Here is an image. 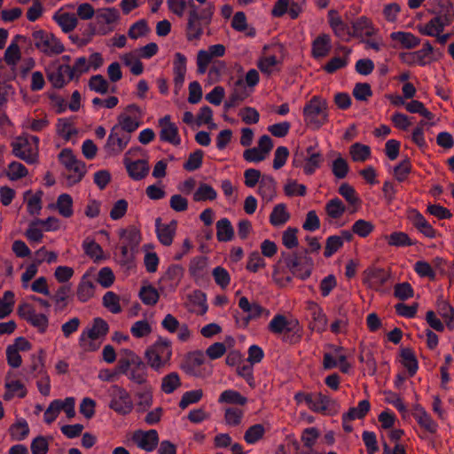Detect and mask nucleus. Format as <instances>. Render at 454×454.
I'll return each mask as SVG.
<instances>
[{
  "instance_id": "obj_1",
  "label": "nucleus",
  "mask_w": 454,
  "mask_h": 454,
  "mask_svg": "<svg viewBox=\"0 0 454 454\" xmlns=\"http://www.w3.org/2000/svg\"><path fill=\"white\" fill-rule=\"evenodd\" d=\"M147 365L134 351L124 348L120 353L117 370L126 374L133 382L143 385L147 381Z\"/></svg>"
},
{
  "instance_id": "obj_2",
  "label": "nucleus",
  "mask_w": 454,
  "mask_h": 454,
  "mask_svg": "<svg viewBox=\"0 0 454 454\" xmlns=\"http://www.w3.org/2000/svg\"><path fill=\"white\" fill-rule=\"evenodd\" d=\"M215 12L213 4H208L207 7L199 11V8L189 10L187 16V24L185 28V36L187 41H198L203 35V28L208 26L212 20Z\"/></svg>"
},
{
  "instance_id": "obj_3",
  "label": "nucleus",
  "mask_w": 454,
  "mask_h": 454,
  "mask_svg": "<svg viewBox=\"0 0 454 454\" xmlns=\"http://www.w3.org/2000/svg\"><path fill=\"white\" fill-rule=\"evenodd\" d=\"M171 356V341L161 337L149 346L145 352L146 364L156 372H161L168 367L170 364Z\"/></svg>"
},
{
  "instance_id": "obj_4",
  "label": "nucleus",
  "mask_w": 454,
  "mask_h": 454,
  "mask_svg": "<svg viewBox=\"0 0 454 454\" xmlns=\"http://www.w3.org/2000/svg\"><path fill=\"white\" fill-rule=\"evenodd\" d=\"M284 263L293 275L304 279L310 276L313 269V261L308 256V251L300 254L282 253L278 264Z\"/></svg>"
},
{
  "instance_id": "obj_5",
  "label": "nucleus",
  "mask_w": 454,
  "mask_h": 454,
  "mask_svg": "<svg viewBox=\"0 0 454 454\" xmlns=\"http://www.w3.org/2000/svg\"><path fill=\"white\" fill-rule=\"evenodd\" d=\"M304 121L308 126L319 129L327 121V101L314 96L303 108Z\"/></svg>"
},
{
  "instance_id": "obj_6",
  "label": "nucleus",
  "mask_w": 454,
  "mask_h": 454,
  "mask_svg": "<svg viewBox=\"0 0 454 454\" xmlns=\"http://www.w3.org/2000/svg\"><path fill=\"white\" fill-rule=\"evenodd\" d=\"M32 38L35 48L46 56L59 55L65 51L64 44L52 33L36 30L33 32Z\"/></svg>"
},
{
  "instance_id": "obj_7",
  "label": "nucleus",
  "mask_w": 454,
  "mask_h": 454,
  "mask_svg": "<svg viewBox=\"0 0 454 454\" xmlns=\"http://www.w3.org/2000/svg\"><path fill=\"white\" fill-rule=\"evenodd\" d=\"M59 158L60 162L69 172L67 176L68 184L73 185L79 183L86 173L85 163L82 160H78L70 149H63Z\"/></svg>"
},
{
  "instance_id": "obj_8",
  "label": "nucleus",
  "mask_w": 454,
  "mask_h": 454,
  "mask_svg": "<svg viewBox=\"0 0 454 454\" xmlns=\"http://www.w3.org/2000/svg\"><path fill=\"white\" fill-rule=\"evenodd\" d=\"M15 157L34 164L38 161V145L32 144L27 137H16L11 144Z\"/></svg>"
},
{
  "instance_id": "obj_9",
  "label": "nucleus",
  "mask_w": 454,
  "mask_h": 454,
  "mask_svg": "<svg viewBox=\"0 0 454 454\" xmlns=\"http://www.w3.org/2000/svg\"><path fill=\"white\" fill-rule=\"evenodd\" d=\"M120 20V12L114 7L99 8L96 11L95 20L97 34L106 35L114 31V25Z\"/></svg>"
},
{
  "instance_id": "obj_10",
  "label": "nucleus",
  "mask_w": 454,
  "mask_h": 454,
  "mask_svg": "<svg viewBox=\"0 0 454 454\" xmlns=\"http://www.w3.org/2000/svg\"><path fill=\"white\" fill-rule=\"evenodd\" d=\"M109 407L121 415L130 413L133 410V402L129 392L120 386H113Z\"/></svg>"
},
{
  "instance_id": "obj_11",
  "label": "nucleus",
  "mask_w": 454,
  "mask_h": 454,
  "mask_svg": "<svg viewBox=\"0 0 454 454\" xmlns=\"http://www.w3.org/2000/svg\"><path fill=\"white\" fill-rule=\"evenodd\" d=\"M70 71L68 64H59V61H53L45 68L47 79L55 89H61L72 81Z\"/></svg>"
},
{
  "instance_id": "obj_12",
  "label": "nucleus",
  "mask_w": 454,
  "mask_h": 454,
  "mask_svg": "<svg viewBox=\"0 0 454 454\" xmlns=\"http://www.w3.org/2000/svg\"><path fill=\"white\" fill-rule=\"evenodd\" d=\"M131 136L121 131L118 128L113 127L108 136L105 149L108 153L117 155L121 153L128 145Z\"/></svg>"
},
{
  "instance_id": "obj_13",
  "label": "nucleus",
  "mask_w": 454,
  "mask_h": 454,
  "mask_svg": "<svg viewBox=\"0 0 454 454\" xmlns=\"http://www.w3.org/2000/svg\"><path fill=\"white\" fill-rule=\"evenodd\" d=\"M352 37L363 41L365 38L375 36L379 29L374 26L371 19L361 16L351 23Z\"/></svg>"
},
{
  "instance_id": "obj_14",
  "label": "nucleus",
  "mask_w": 454,
  "mask_h": 454,
  "mask_svg": "<svg viewBox=\"0 0 454 454\" xmlns=\"http://www.w3.org/2000/svg\"><path fill=\"white\" fill-rule=\"evenodd\" d=\"M18 313L23 319L38 328L41 333L46 331L48 327V317L44 314L36 313L30 304H20L18 308Z\"/></svg>"
},
{
  "instance_id": "obj_15",
  "label": "nucleus",
  "mask_w": 454,
  "mask_h": 454,
  "mask_svg": "<svg viewBox=\"0 0 454 454\" xmlns=\"http://www.w3.org/2000/svg\"><path fill=\"white\" fill-rule=\"evenodd\" d=\"M225 54V46L223 44H214L207 50H200L197 54V67L199 74H205L208 65L214 58L223 57Z\"/></svg>"
},
{
  "instance_id": "obj_16",
  "label": "nucleus",
  "mask_w": 454,
  "mask_h": 454,
  "mask_svg": "<svg viewBox=\"0 0 454 454\" xmlns=\"http://www.w3.org/2000/svg\"><path fill=\"white\" fill-rule=\"evenodd\" d=\"M390 278V272L384 269L369 268L364 271L363 282L371 289L380 290Z\"/></svg>"
},
{
  "instance_id": "obj_17",
  "label": "nucleus",
  "mask_w": 454,
  "mask_h": 454,
  "mask_svg": "<svg viewBox=\"0 0 454 454\" xmlns=\"http://www.w3.org/2000/svg\"><path fill=\"white\" fill-rule=\"evenodd\" d=\"M132 441L145 451H153L159 443V435L155 429L148 431L137 430L133 433Z\"/></svg>"
},
{
  "instance_id": "obj_18",
  "label": "nucleus",
  "mask_w": 454,
  "mask_h": 454,
  "mask_svg": "<svg viewBox=\"0 0 454 454\" xmlns=\"http://www.w3.org/2000/svg\"><path fill=\"white\" fill-rule=\"evenodd\" d=\"M160 127V138L161 141L168 142L174 145H179L181 138L178 135V128L170 121V115H165L159 120Z\"/></svg>"
},
{
  "instance_id": "obj_19",
  "label": "nucleus",
  "mask_w": 454,
  "mask_h": 454,
  "mask_svg": "<svg viewBox=\"0 0 454 454\" xmlns=\"http://www.w3.org/2000/svg\"><path fill=\"white\" fill-rule=\"evenodd\" d=\"M452 21L453 20H450L447 17L434 14V18H432L425 25L419 26L418 29L422 35L434 36L438 35V34H441L444 30V27L450 26Z\"/></svg>"
},
{
  "instance_id": "obj_20",
  "label": "nucleus",
  "mask_w": 454,
  "mask_h": 454,
  "mask_svg": "<svg viewBox=\"0 0 454 454\" xmlns=\"http://www.w3.org/2000/svg\"><path fill=\"white\" fill-rule=\"evenodd\" d=\"M313 411L326 415H334L338 412L339 405L336 401L322 393L314 394L311 409Z\"/></svg>"
},
{
  "instance_id": "obj_21",
  "label": "nucleus",
  "mask_w": 454,
  "mask_h": 454,
  "mask_svg": "<svg viewBox=\"0 0 454 454\" xmlns=\"http://www.w3.org/2000/svg\"><path fill=\"white\" fill-rule=\"evenodd\" d=\"M328 18L329 25L334 35L344 42H349L352 37V30L338 15L337 11L330 10Z\"/></svg>"
},
{
  "instance_id": "obj_22",
  "label": "nucleus",
  "mask_w": 454,
  "mask_h": 454,
  "mask_svg": "<svg viewBox=\"0 0 454 454\" xmlns=\"http://www.w3.org/2000/svg\"><path fill=\"white\" fill-rule=\"evenodd\" d=\"M324 162L323 154L316 149V146H309L306 149V156L304 158L303 172L307 176H310L319 168Z\"/></svg>"
},
{
  "instance_id": "obj_23",
  "label": "nucleus",
  "mask_w": 454,
  "mask_h": 454,
  "mask_svg": "<svg viewBox=\"0 0 454 454\" xmlns=\"http://www.w3.org/2000/svg\"><path fill=\"white\" fill-rule=\"evenodd\" d=\"M156 234L159 241L166 247H169L174 239L176 231V222L172 221L168 224L161 223V219L159 217L155 221Z\"/></svg>"
},
{
  "instance_id": "obj_24",
  "label": "nucleus",
  "mask_w": 454,
  "mask_h": 454,
  "mask_svg": "<svg viewBox=\"0 0 454 454\" xmlns=\"http://www.w3.org/2000/svg\"><path fill=\"white\" fill-rule=\"evenodd\" d=\"M394 48L413 49L420 43V39L410 32L397 31L390 34Z\"/></svg>"
},
{
  "instance_id": "obj_25",
  "label": "nucleus",
  "mask_w": 454,
  "mask_h": 454,
  "mask_svg": "<svg viewBox=\"0 0 454 454\" xmlns=\"http://www.w3.org/2000/svg\"><path fill=\"white\" fill-rule=\"evenodd\" d=\"M298 325L296 320H288L286 317L278 314L270 320L268 329L274 334L292 332Z\"/></svg>"
},
{
  "instance_id": "obj_26",
  "label": "nucleus",
  "mask_w": 454,
  "mask_h": 454,
  "mask_svg": "<svg viewBox=\"0 0 454 454\" xmlns=\"http://www.w3.org/2000/svg\"><path fill=\"white\" fill-rule=\"evenodd\" d=\"M414 419L421 428L430 434H435L438 426L435 421L432 419L430 415L420 406L416 405L412 413Z\"/></svg>"
},
{
  "instance_id": "obj_27",
  "label": "nucleus",
  "mask_w": 454,
  "mask_h": 454,
  "mask_svg": "<svg viewBox=\"0 0 454 454\" xmlns=\"http://www.w3.org/2000/svg\"><path fill=\"white\" fill-rule=\"evenodd\" d=\"M53 20L60 27L61 30L67 34L74 30L78 25V19L74 13L58 11L52 17Z\"/></svg>"
},
{
  "instance_id": "obj_28",
  "label": "nucleus",
  "mask_w": 454,
  "mask_h": 454,
  "mask_svg": "<svg viewBox=\"0 0 454 454\" xmlns=\"http://www.w3.org/2000/svg\"><path fill=\"white\" fill-rule=\"evenodd\" d=\"M204 355L200 351L189 353L182 364V369L190 375L198 376L199 369L204 364Z\"/></svg>"
},
{
  "instance_id": "obj_29",
  "label": "nucleus",
  "mask_w": 454,
  "mask_h": 454,
  "mask_svg": "<svg viewBox=\"0 0 454 454\" xmlns=\"http://www.w3.org/2000/svg\"><path fill=\"white\" fill-rule=\"evenodd\" d=\"M248 96L247 89L244 86L242 80H238L234 83L232 92L230 94L228 99L224 103V108L226 110L239 106L244 99Z\"/></svg>"
},
{
  "instance_id": "obj_30",
  "label": "nucleus",
  "mask_w": 454,
  "mask_h": 454,
  "mask_svg": "<svg viewBox=\"0 0 454 454\" xmlns=\"http://www.w3.org/2000/svg\"><path fill=\"white\" fill-rule=\"evenodd\" d=\"M121 245L129 247L130 250H134L141 241V234L137 228L135 226H129L126 229H121L119 231Z\"/></svg>"
},
{
  "instance_id": "obj_31",
  "label": "nucleus",
  "mask_w": 454,
  "mask_h": 454,
  "mask_svg": "<svg viewBox=\"0 0 454 454\" xmlns=\"http://www.w3.org/2000/svg\"><path fill=\"white\" fill-rule=\"evenodd\" d=\"M338 192L351 207L350 213H355L358 210L361 206V200L353 186L348 183H343L339 187Z\"/></svg>"
},
{
  "instance_id": "obj_32",
  "label": "nucleus",
  "mask_w": 454,
  "mask_h": 454,
  "mask_svg": "<svg viewBox=\"0 0 454 454\" xmlns=\"http://www.w3.org/2000/svg\"><path fill=\"white\" fill-rule=\"evenodd\" d=\"M412 224L426 237L427 238H434L435 237V230L432 227V225L425 219V217L417 210H412L410 212L409 215Z\"/></svg>"
},
{
  "instance_id": "obj_33",
  "label": "nucleus",
  "mask_w": 454,
  "mask_h": 454,
  "mask_svg": "<svg viewBox=\"0 0 454 454\" xmlns=\"http://www.w3.org/2000/svg\"><path fill=\"white\" fill-rule=\"evenodd\" d=\"M71 291L72 288L70 285H63L59 287L53 295L51 296L54 302L56 312H61L67 307Z\"/></svg>"
},
{
  "instance_id": "obj_34",
  "label": "nucleus",
  "mask_w": 454,
  "mask_h": 454,
  "mask_svg": "<svg viewBox=\"0 0 454 454\" xmlns=\"http://www.w3.org/2000/svg\"><path fill=\"white\" fill-rule=\"evenodd\" d=\"M258 192L266 202L276 196V182L270 176H262L259 183Z\"/></svg>"
},
{
  "instance_id": "obj_35",
  "label": "nucleus",
  "mask_w": 454,
  "mask_h": 454,
  "mask_svg": "<svg viewBox=\"0 0 454 454\" xmlns=\"http://www.w3.org/2000/svg\"><path fill=\"white\" fill-rule=\"evenodd\" d=\"M125 165L129 176L135 180L143 179L149 171L148 164L144 160L129 162L128 160L125 159Z\"/></svg>"
},
{
  "instance_id": "obj_36",
  "label": "nucleus",
  "mask_w": 454,
  "mask_h": 454,
  "mask_svg": "<svg viewBox=\"0 0 454 454\" xmlns=\"http://www.w3.org/2000/svg\"><path fill=\"white\" fill-rule=\"evenodd\" d=\"M331 50V39L326 34L318 35L312 43V55L317 58L325 57Z\"/></svg>"
},
{
  "instance_id": "obj_37",
  "label": "nucleus",
  "mask_w": 454,
  "mask_h": 454,
  "mask_svg": "<svg viewBox=\"0 0 454 454\" xmlns=\"http://www.w3.org/2000/svg\"><path fill=\"white\" fill-rule=\"evenodd\" d=\"M118 123L114 127L118 128L121 131L127 132L131 136V133L136 131L139 125L138 117H131L127 113H122L118 116Z\"/></svg>"
},
{
  "instance_id": "obj_38",
  "label": "nucleus",
  "mask_w": 454,
  "mask_h": 454,
  "mask_svg": "<svg viewBox=\"0 0 454 454\" xmlns=\"http://www.w3.org/2000/svg\"><path fill=\"white\" fill-rule=\"evenodd\" d=\"M6 392L4 394V399L9 401L14 396L24 398L27 395V388L20 380H11L5 382Z\"/></svg>"
},
{
  "instance_id": "obj_39",
  "label": "nucleus",
  "mask_w": 454,
  "mask_h": 454,
  "mask_svg": "<svg viewBox=\"0 0 454 454\" xmlns=\"http://www.w3.org/2000/svg\"><path fill=\"white\" fill-rule=\"evenodd\" d=\"M95 293V286L93 282L86 276H83L77 286L76 295L80 301L86 302Z\"/></svg>"
},
{
  "instance_id": "obj_40",
  "label": "nucleus",
  "mask_w": 454,
  "mask_h": 454,
  "mask_svg": "<svg viewBox=\"0 0 454 454\" xmlns=\"http://www.w3.org/2000/svg\"><path fill=\"white\" fill-rule=\"evenodd\" d=\"M289 219L290 214L283 203L276 205L270 215V223L275 227L284 225Z\"/></svg>"
},
{
  "instance_id": "obj_41",
  "label": "nucleus",
  "mask_w": 454,
  "mask_h": 454,
  "mask_svg": "<svg viewBox=\"0 0 454 454\" xmlns=\"http://www.w3.org/2000/svg\"><path fill=\"white\" fill-rule=\"evenodd\" d=\"M216 237L220 242H227L233 239L234 229L227 218H222L216 223Z\"/></svg>"
},
{
  "instance_id": "obj_42",
  "label": "nucleus",
  "mask_w": 454,
  "mask_h": 454,
  "mask_svg": "<svg viewBox=\"0 0 454 454\" xmlns=\"http://www.w3.org/2000/svg\"><path fill=\"white\" fill-rule=\"evenodd\" d=\"M109 327L107 323L100 317H96L93 320L92 326L82 332L88 334L90 338L98 340L100 337L106 336Z\"/></svg>"
},
{
  "instance_id": "obj_43",
  "label": "nucleus",
  "mask_w": 454,
  "mask_h": 454,
  "mask_svg": "<svg viewBox=\"0 0 454 454\" xmlns=\"http://www.w3.org/2000/svg\"><path fill=\"white\" fill-rule=\"evenodd\" d=\"M56 208L63 217H71L74 214L72 197L67 193L60 194L57 199Z\"/></svg>"
},
{
  "instance_id": "obj_44",
  "label": "nucleus",
  "mask_w": 454,
  "mask_h": 454,
  "mask_svg": "<svg viewBox=\"0 0 454 454\" xmlns=\"http://www.w3.org/2000/svg\"><path fill=\"white\" fill-rule=\"evenodd\" d=\"M217 197L216 191L206 183L200 184L197 190L194 192L192 199L196 202L214 200Z\"/></svg>"
},
{
  "instance_id": "obj_45",
  "label": "nucleus",
  "mask_w": 454,
  "mask_h": 454,
  "mask_svg": "<svg viewBox=\"0 0 454 454\" xmlns=\"http://www.w3.org/2000/svg\"><path fill=\"white\" fill-rule=\"evenodd\" d=\"M401 363L407 369L410 376H413L419 368L414 352L409 348H403L401 350Z\"/></svg>"
},
{
  "instance_id": "obj_46",
  "label": "nucleus",
  "mask_w": 454,
  "mask_h": 454,
  "mask_svg": "<svg viewBox=\"0 0 454 454\" xmlns=\"http://www.w3.org/2000/svg\"><path fill=\"white\" fill-rule=\"evenodd\" d=\"M239 307L247 314V320L254 319L259 317L262 311L263 308L256 303H250L247 297H241L239 301Z\"/></svg>"
},
{
  "instance_id": "obj_47",
  "label": "nucleus",
  "mask_w": 454,
  "mask_h": 454,
  "mask_svg": "<svg viewBox=\"0 0 454 454\" xmlns=\"http://www.w3.org/2000/svg\"><path fill=\"white\" fill-rule=\"evenodd\" d=\"M325 209L329 217L339 219L345 213L346 206L339 198H334L326 202Z\"/></svg>"
},
{
  "instance_id": "obj_48",
  "label": "nucleus",
  "mask_w": 454,
  "mask_h": 454,
  "mask_svg": "<svg viewBox=\"0 0 454 454\" xmlns=\"http://www.w3.org/2000/svg\"><path fill=\"white\" fill-rule=\"evenodd\" d=\"M351 158L356 162H364L371 156V148L361 143H355L349 148Z\"/></svg>"
},
{
  "instance_id": "obj_49",
  "label": "nucleus",
  "mask_w": 454,
  "mask_h": 454,
  "mask_svg": "<svg viewBox=\"0 0 454 454\" xmlns=\"http://www.w3.org/2000/svg\"><path fill=\"white\" fill-rule=\"evenodd\" d=\"M437 311L442 318L446 322L447 326L450 329L454 328V309L453 308L444 300H438L437 301Z\"/></svg>"
},
{
  "instance_id": "obj_50",
  "label": "nucleus",
  "mask_w": 454,
  "mask_h": 454,
  "mask_svg": "<svg viewBox=\"0 0 454 454\" xmlns=\"http://www.w3.org/2000/svg\"><path fill=\"white\" fill-rule=\"evenodd\" d=\"M168 9L176 15L182 17L186 8L196 9L193 0H167Z\"/></svg>"
},
{
  "instance_id": "obj_51",
  "label": "nucleus",
  "mask_w": 454,
  "mask_h": 454,
  "mask_svg": "<svg viewBox=\"0 0 454 454\" xmlns=\"http://www.w3.org/2000/svg\"><path fill=\"white\" fill-rule=\"evenodd\" d=\"M10 435L15 441L24 440L29 434V427L25 419H20L11 426Z\"/></svg>"
},
{
  "instance_id": "obj_52",
  "label": "nucleus",
  "mask_w": 454,
  "mask_h": 454,
  "mask_svg": "<svg viewBox=\"0 0 454 454\" xmlns=\"http://www.w3.org/2000/svg\"><path fill=\"white\" fill-rule=\"evenodd\" d=\"M139 297L145 304L153 306L158 302L160 294L155 287L148 285L141 287Z\"/></svg>"
},
{
  "instance_id": "obj_53",
  "label": "nucleus",
  "mask_w": 454,
  "mask_h": 454,
  "mask_svg": "<svg viewBox=\"0 0 454 454\" xmlns=\"http://www.w3.org/2000/svg\"><path fill=\"white\" fill-rule=\"evenodd\" d=\"M218 402L222 403L245 405L247 402V397L241 395L238 391L225 390L220 395Z\"/></svg>"
},
{
  "instance_id": "obj_54",
  "label": "nucleus",
  "mask_w": 454,
  "mask_h": 454,
  "mask_svg": "<svg viewBox=\"0 0 454 454\" xmlns=\"http://www.w3.org/2000/svg\"><path fill=\"white\" fill-rule=\"evenodd\" d=\"M279 61L273 55H263L257 61V67L267 75H270Z\"/></svg>"
},
{
  "instance_id": "obj_55",
  "label": "nucleus",
  "mask_w": 454,
  "mask_h": 454,
  "mask_svg": "<svg viewBox=\"0 0 454 454\" xmlns=\"http://www.w3.org/2000/svg\"><path fill=\"white\" fill-rule=\"evenodd\" d=\"M180 386L181 380L176 372H170L162 378L161 390L166 394L173 393Z\"/></svg>"
},
{
  "instance_id": "obj_56",
  "label": "nucleus",
  "mask_w": 454,
  "mask_h": 454,
  "mask_svg": "<svg viewBox=\"0 0 454 454\" xmlns=\"http://www.w3.org/2000/svg\"><path fill=\"white\" fill-rule=\"evenodd\" d=\"M435 5L433 10L434 14H439L454 20V9L450 0H434Z\"/></svg>"
},
{
  "instance_id": "obj_57",
  "label": "nucleus",
  "mask_w": 454,
  "mask_h": 454,
  "mask_svg": "<svg viewBox=\"0 0 454 454\" xmlns=\"http://www.w3.org/2000/svg\"><path fill=\"white\" fill-rule=\"evenodd\" d=\"M152 331L153 328L146 319L135 322L130 328L131 334L138 339L149 336Z\"/></svg>"
},
{
  "instance_id": "obj_58",
  "label": "nucleus",
  "mask_w": 454,
  "mask_h": 454,
  "mask_svg": "<svg viewBox=\"0 0 454 454\" xmlns=\"http://www.w3.org/2000/svg\"><path fill=\"white\" fill-rule=\"evenodd\" d=\"M70 77L72 80H78L79 77L90 70V63L85 57H80L75 59L73 66H70Z\"/></svg>"
},
{
  "instance_id": "obj_59",
  "label": "nucleus",
  "mask_w": 454,
  "mask_h": 454,
  "mask_svg": "<svg viewBox=\"0 0 454 454\" xmlns=\"http://www.w3.org/2000/svg\"><path fill=\"white\" fill-rule=\"evenodd\" d=\"M312 317L313 322L311 323V328L317 332L325 331L327 325V318L322 309L317 305H314L312 308Z\"/></svg>"
},
{
  "instance_id": "obj_60",
  "label": "nucleus",
  "mask_w": 454,
  "mask_h": 454,
  "mask_svg": "<svg viewBox=\"0 0 454 454\" xmlns=\"http://www.w3.org/2000/svg\"><path fill=\"white\" fill-rule=\"evenodd\" d=\"M89 88L99 94H106L109 90V83L101 74H96L90 78Z\"/></svg>"
},
{
  "instance_id": "obj_61",
  "label": "nucleus",
  "mask_w": 454,
  "mask_h": 454,
  "mask_svg": "<svg viewBox=\"0 0 454 454\" xmlns=\"http://www.w3.org/2000/svg\"><path fill=\"white\" fill-rule=\"evenodd\" d=\"M374 230V225L372 222L364 219H359L352 225L353 233L361 238L368 237Z\"/></svg>"
},
{
  "instance_id": "obj_62",
  "label": "nucleus",
  "mask_w": 454,
  "mask_h": 454,
  "mask_svg": "<svg viewBox=\"0 0 454 454\" xmlns=\"http://www.w3.org/2000/svg\"><path fill=\"white\" fill-rule=\"evenodd\" d=\"M359 361L364 363L367 366L368 372L371 374H375L377 372V363L373 357L372 350L369 348L363 347L359 355Z\"/></svg>"
},
{
  "instance_id": "obj_63",
  "label": "nucleus",
  "mask_w": 454,
  "mask_h": 454,
  "mask_svg": "<svg viewBox=\"0 0 454 454\" xmlns=\"http://www.w3.org/2000/svg\"><path fill=\"white\" fill-rule=\"evenodd\" d=\"M332 171L333 176L338 179H343L347 176L349 167L347 160L341 156H338L332 164Z\"/></svg>"
},
{
  "instance_id": "obj_64",
  "label": "nucleus",
  "mask_w": 454,
  "mask_h": 454,
  "mask_svg": "<svg viewBox=\"0 0 454 454\" xmlns=\"http://www.w3.org/2000/svg\"><path fill=\"white\" fill-rule=\"evenodd\" d=\"M264 433V427L262 424H255L245 432L244 439L248 444H253L262 439Z\"/></svg>"
}]
</instances>
